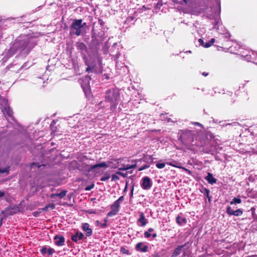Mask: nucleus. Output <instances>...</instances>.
<instances>
[{"label":"nucleus","instance_id":"nucleus-39","mask_svg":"<svg viewBox=\"0 0 257 257\" xmlns=\"http://www.w3.org/2000/svg\"><path fill=\"white\" fill-rule=\"evenodd\" d=\"M256 151L254 149H251V148L249 150H246L245 151H242V154L245 153H255Z\"/></svg>","mask_w":257,"mask_h":257},{"label":"nucleus","instance_id":"nucleus-59","mask_svg":"<svg viewBox=\"0 0 257 257\" xmlns=\"http://www.w3.org/2000/svg\"><path fill=\"white\" fill-rule=\"evenodd\" d=\"M202 75H204V76H207V75H208V73H206V72H203V73H202Z\"/></svg>","mask_w":257,"mask_h":257},{"label":"nucleus","instance_id":"nucleus-17","mask_svg":"<svg viewBox=\"0 0 257 257\" xmlns=\"http://www.w3.org/2000/svg\"><path fill=\"white\" fill-rule=\"evenodd\" d=\"M148 221L147 219L145 218V216L143 212H141L140 214V217L137 221V223L139 225L141 226H145L147 223Z\"/></svg>","mask_w":257,"mask_h":257},{"label":"nucleus","instance_id":"nucleus-13","mask_svg":"<svg viewBox=\"0 0 257 257\" xmlns=\"http://www.w3.org/2000/svg\"><path fill=\"white\" fill-rule=\"evenodd\" d=\"M135 249L137 251L146 252L148 251L149 246L144 242H140L136 245Z\"/></svg>","mask_w":257,"mask_h":257},{"label":"nucleus","instance_id":"nucleus-63","mask_svg":"<svg viewBox=\"0 0 257 257\" xmlns=\"http://www.w3.org/2000/svg\"><path fill=\"white\" fill-rule=\"evenodd\" d=\"M54 207H55L54 205H52V209H53V208H54Z\"/></svg>","mask_w":257,"mask_h":257},{"label":"nucleus","instance_id":"nucleus-25","mask_svg":"<svg viewBox=\"0 0 257 257\" xmlns=\"http://www.w3.org/2000/svg\"><path fill=\"white\" fill-rule=\"evenodd\" d=\"M239 125V123L236 121L233 122L232 123H223L221 125L223 126H237Z\"/></svg>","mask_w":257,"mask_h":257},{"label":"nucleus","instance_id":"nucleus-9","mask_svg":"<svg viewBox=\"0 0 257 257\" xmlns=\"http://www.w3.org/2000/svg\"><path fill=\"white\" fill-rule=\"evenodd\" d=\"M91 80V77L86 75L84 77H82L78 80L79 83L80 84L81 87L83 89L84 91H86L89 89V82Z\"/></svg>","mask_w":257,"mask_h":257},{"label":"nucleus","instance_id":"nucleus-34","mask_svg":"<svg viewBox=\"0 0 257 257\" xmlns=\"http://www.w3.org/2000/svg\"><path fill=\"white\" fill-rule=\"evenodd\" d=\"M42 166H44L45 165L44 164L40 165L39 163H33L31 165V168H34L35 167H37L38 168H40Z\"/></svg>","mask_w":257,"mask_h":257},{"label":"nucleus","instance_id":"nucleus-36","mask_svg":"<svg viewBox=\"0 0 257 257\" xmlns=\"http://www.w3.org/2000/svg\"><path fill=\"white\" fill-rule=\"evenodd\" d=\"M118 174H114L111 175V181H116L119 180V178L117 175Z\"/></svg>","mask_w":257,"mask_h":257},{"label":"nucleus","instance_id":"nucleus-23","mask_svg":"<svg viewBox=\"0 0 257 257\" xmlns=\"http://www.w3.org/2000/svg\"><path fill=\"white\" fill-rule=\"evenodd\" d=\"M0 105L4 108L9 106L8 100L0 96Z\"/></svg>","mask_w":257,"mask_h":257},{"label":"nucleus","instance_id":"nucleus-26","mask_svg":"<svg viewBox=\"0 0 257 257\" xmlns=\"http://www.w3.org/2000/svg\"><path fill=\"white\" fill-rule=\"evenodd\" d=\"M112 57L114 59V60L115 61L116 63V66L117 67H118V62L117 61V59L119 58V57L120 56V53L119 52H117V53L115 55L112 54Z\"/></svg>","mask_w":257,"mask_h":257},{"label":"nucleus","instance_id":"nucleus-7","mask_svg":"<svg viewBox=\"0 0 257 257\" xmlns=\"http://www.w3.org/2000/svg\"><path fill=\"white\" fill-rule=\"evenodd\" d=\"M75 46H76V48L77 50L81 52L82 55L83 56V58L84 59L86 60L85 64L87 65V67L86 70V71L89 72V71L91 69V68H90V66L88 64V63L86 61L87 58H86V53L87 52V46L83 42H77L75 44Z\"/></svg>","mask_w":257,"mask_h":257},{"label":"nucleus","instance_id":"nucleus-16","mask_svg":"<svg viewBox=\"0 0 257 257\" xmlns=\"http://www.w3.org/2000/svg\"><path fill=\"white\" fill-rule=\"evenodd\" d=\"M110 166L105 162H102L100 163H98L95 165H91L89 168L90 171L93 170L98 168H104L105 169L109 167Z\"/></svg>","mask_w":257,"mask_h":257},{"label":"nucleus","instance_id":"nucleus-20","mask_svg":"<svg viewBox=\"0 0 257 257\" xmlns=\"http://www.w3.org/2000/svg\"><path fill=\"white\" fill-rule=\"evenodd\" d=\"M205 179L207 182L212 185L216 182V179L213 176V175L210 173H208L207 175L205 177Z\"/></svg>","mask_w":257,"mask_h":257},{"label":"nucleus","instance_id":"nucleus-50","mask_svg":"<svg viewBox=\"0 0 257 257\" xmlns=\"http://www.w3.org/2000/svg\"><path fill=\"white\" fill-rule=\"evenodd\" d=\"M134 186L132 187L131 192H130V198H132L133 196V192H134Z\"/></svg>","mask_w":257,"mask_h":257},{"label":"nucleus","instance_id":"nucleus-57","mask_svg":"<svg viewBox=\"0 0 257 257\" xmlns=\"http://www.w3.org/2000/svg\"><path fill=\"white\" fill-rule=\"evenodd\" d=\"M151 235L152 236L153 238H155L157 237V234L156 233H153L152 234H151Z\"/></svg>","mask_w":257,"mask_h":257},{"label":"nucleus","instance_id":"nucleus-54","mask_svg":"<svg viewBox=\"0 0 257 257\" xmlns=\"http://www.w3.org/2000/svg\"><path fill=\"white\" fill-rule=\"evenodd\" d=\"M5 195V193L3 191H0V197L4 196Z\"/></svg>","mask_w":257,"mask_h":257},{"label":"nucleus","instance_id":"nucleus-48","mask_svg":"<svg viewBox=\"0 0 257 257\" xmlns=\"http://www.w3.org/2000/svg\"><path fill=\"white\" fill-rule=\"evenodd\" d=\"M211 45V44L210 43L209 41H208V42L206 43L204 45V47L205 48H208L209 47H210Z\"/></svg>","mask_w":257,"mask_h":257},{"label":"nucleus","instance_id":"nucleus-18","mask_svg":"<svg viewBox=\"0 0 257 257\" xmlns=\"http://www.w3.org/2000/svg\"><path fill=\"white\" fill-rule=\"evenodd\" d=\"M2 110L5 115V113L6 112L9 117H11L13 120H14L13 110L9 106L6 107L4 109H2Z\"/></svg>","mask_w":257,"mask_h":257},{"label":"nucleus","instance_id":"nucleus-49","mask_svg":"<svg viewBox=\"0 0 257 257\" xmlns=\"http://www.w3.org/2000/svg\"><path fill=\"white\" fill-rule=\"evenodd\" d=\"M81 26H82V28L83 31L84 32L85 31L84 29L86 27V23L82 22Z\"/></svg>","mask_w":257,"mask_h":257},{"label":"nucleus","instance_id":"nucleus-37","mask_svg":"<svg viewBox=\"0 0 257 257\" xmlns=\"http://www.w3.org/2000/svg\"><path fill=\"white\" fill-rule=\"evenodd\" d=\"M158 169H162L165 167V163H158L156 165Z\"/></svg>","mask_w":257,"mask_h":257},{"label":"nucleus","instance_id":"nucleus-32","mask_svg":"<svg viewBox=\"0 0 257 257\" xmlns=\"http://www.w3.org/2000/svg\"><path fill=\"white\" fill-rule=\"evenodd\" d=\"M120 252L122 253H124V254H127V255H130L131 254V253L130 252V251L126 249L125 247H121V248H120Z\"/></svg>","mask_w":257,"mask_h":257},{"label":"nucleus","instance_id":"nucleus-42","mask_svg":"<svg viewBox=\"0 0 257 257\" xmlns=\"http://www.w3.org/2000/svg\"><path fill=\"white\" fill-rule=\"evenodd\" d=\"M150 167V165H143V166H142L141 167H140L139 169V171H143L144 170H145L146 169H148Z\"/></svg>","mask_w":257,"mask_h":257},{"label":"nucleus","instance_id":"nucleus-2","mask_svg":"<svg viewBox=\"0 0 257 257\" xmlns=\"http://www.w3.org/2000/svg\"><path fill=\"white\" fill-rule=\"evenodd\" d=\"M105 101H100L98 105V106L102 108L105 107L104 103H109L110 110H114L119 101V92L117 89L115 88H110L105 91Z\"/></svg>","mask_w":257,"mask_h":257},{"label":"nucleus","instance_id":"nucleus-21","mask_svg":"<svg viewBox=\"0 0 257 257\" xmlns=\"http://www.w3.org/2000/svg\"><path fill=\"white\" fill-rule=\"evenodd\" d=\"M66 191L63 190L60 193L52 194L51 197L52 198H54L55 197H58L60 199H62L66 196Z\"/></svg>","mask_w":257,"mask_h":257},{"label":"nucleus","instance_id":"nucleus-41","mask_svg":"<svg viewBox=\"0 0 257 257\" xmlns=\"http://www.w3.org/2000/svg\"><path fill=\"white\" fill-rule=\"evenodd\" d=\"M153 160H154V158L152 156H149V158H145L144 159V161L146 162H153Z\"/></svg>","mask_w":257,"mask_h":257},{"label":"nucleus","instance_id":"nucleus-53","mask_svg":"<svg viewBox=\"0 0 257 257\" xmlns=\"http://www.w3.org/2000/svg\"><path fill=\"white\" fill-rule=\"evenodd\" d=\"M87 212L89 213V214H95L96 213V212L95 211H92V210H88L87 211Z\"/></svg>","mask_w":257,"mask_h":257},{"label":"nucleus","instance_id":"nucleus-43","mask_svg":"<svg viewBox=\"0 0 257 257\" xmlns=\"http://www.w3.org/2000/svg\"><path fill=\"white\" fill-rule=\"evenodd\" d=\"M151 236V234L148 231H146L144 232V236L146 238H149Z\"/></svg>","mask_w":257,"mask_h":257},{"label":"nucleus","instance_id":"nucleus-56","mask_svg":"<svg viewBox=\"0 0 257 257\" xmlns=\"http://www.w3.org/2000/svg\"><path fill=\"white\" fill-rule=\"evenodd\" d=\"M154 229L152 228H150L148 229V231L149 232H152L154 231Z\"/></svg>","mask_w":257,"mask_h":257},{"label":"nucleus","instance_id":"nucleus-45","mask_svg":"<svg viewBox=\"0 0 257 257\" xmlns=\"http://www.w3.org/2000/svg\"><path fill=\"white\" fill-rule=\"evenodd\" d=\"M101 226L103 228H106L107 226L106 219H104V222L103 223L101 224Z\"/></svg>","mask_w":257,"mask_h":257},{"label":"nucleus","instance_id":"nucleus-38","mask_svg":"<svg viewBox=\"0 0 257 257\" xmlns=\"http://www.w3.org/2000/svg\"><path fill=\"white\" fill-rule=\"evenodd\" d=\"M94 187V184L93 183H92L91 184L89 185H88L87 186H86L85 188V190L86 191H90L92 189H93Z\"/></svg>","mask_w":257,"mask_h":257},{"label":"nucleus","instance_id":"nucleus-40","mask_svg":"<svg viewBox=\"0 0 257 257\" xmlns=\"http://www.w3.org/2000/svg\"><path fill=\"white\" fill-rule=\"evenodd\" d=\"M116 174L120 175V176H121L122 177L125 178L127 176V173H123V172H121L120 171H117L116 172Z\"/></svg>","mask_w":257,"mask_h":257},{"label":"nucleus","instance_id":"nucleus-52","mask_svg":"<svg viewBox=\"0 0 257 257\" xmlns=\"http://www.w3.org/2000/svg\"><path fill=\"white\" fill-rule=\"evenodd\" d=\"M215 42V39L214 38H212L211 39L210 41H209V42L211 44V45H213V44Z\"/></svg>","mask_w":257,"mask_h":257},{"label":"nucleus","instance_id":"nucleus-10","mask_svg":"<svg viewBox=\"0 0 257 257\" xmlns=\"http://www.w3.org/2000/svg\"><path fill=\"white\" fill-rule=\"evenodd\" d=\"M86 238V236L79 231H77L76 233L71 235V240L75 242V243H80L82 242L80 241H83Z\"/></svg>","mask_w":257,"mask_h":257},{"label":"nucleus","instance_id":"nucleus-4","mask_svg":"<svg viewBox=\"0 0 257 257\" xmlns=\"http://www.w3.org/2000/svg\"><path fill=\"white\" fill-rule=\"evenodd\" d=\"M178 135L179 140L185 145L190 144L194 141V132L191 130H180Z\"/></svg>","mask_w":257,"mask_h":257},{"label":"nucleus","instance_id":"nucleus-61","mask_svg":"<svg viewBox=\"0 0 257 257\" xmlns=\"http://www.w3.org/2000/svg\"><path fill=\"white\" fill-rule=\"evenodd\" d=\"M99 224V221L98 220H97L96 221V224L98 225Z\"/></svg>","mask_w":257,"mask_h":257},{"label":"nucleus","instance_id":"nucleus-35","mask_svg":"<svg viewBox=\"0 0 257 257\" xmlns=\"http://www.w3.org/2000/svg\"><path fill=\"white\" fill-rule=\"evenodd\" d=\"M117 213L118 212H116L115 210L111 209V210L107 214V216L110 217L113 215H115L117 214Z\"/></svg>","mask_w":257,"mask_h":257},{"label":"nucleus","instance_id":"nucleus-22","mask_svg":"<svg viewBox=\"0 0 257 257\" xmlns=\"http://www.w3.org/2000/svg\"><path fill=\"white\" fill-rule=\"evenodd\" d=\"M176 222L179 225L182 226L186 223L187 220L186 218L182 217L178 215L176 217Z\"/></svg>","mask_w":257,"mask_h":257},{"label":"nucleus","instance_id":"nucleus-62","mask_svg":"<svg viewBox=\"0 0 257 257\" xmlns=\"http://www.w3.org/2000/svg\"><path fill=\"white\" fill-rule=\"evenodd\" d=\"M183 2L185 3V4H187V0H183Z\"/></svg>","mask_w":257,"mask_h":257},{"label":"nucleus","instance_id":"nucleus-24","mask_svg":"<svg viewBox=\"0 0 257 257\" xmlns=\"http://www.w3.org/2000/svg\"><path fill=\"white\" fill-rule=\"evenodd\" d=\"M120 208V204L119 203L114 201L113 204L111 206V209L112 210H114L116 212H118Z\"/></svg>","mask_w":257,"mask_h":257},{"label":"nucleus","instance_id":"nucleus-60","mask_svg":"<svg viewBox=\"0 0 257 257\" xmlns=\"http://www.w3.org/2000/svg\"><path fill=\"white\" fill-rule=\"evenodd\" d=\"M122 160H123V159H118L117 164H119V163H121V161H122Z\"/></svg>","mask_w":257,"mask_h":257},{"label":"nucleus","instance_id":"nucleus-14","mask_svg":"<svg viewBox=\"0 0 257 257\" xmlns=\"http://www.w3.org/2000/svg\"><path fill=\"white\" fill-rule=\"evenodd\" d=\"M54 240L55 241V244L57 246H60L64 245L65 239L64 236L62 235H55L54 237Z\"/></svg>","mask_w":257,"mask_h":257},{"label":"nucleus","instance_id":"nucleus-46","mask_svg":"<svg viewBox=\"0 0 257 257\" xmlns=\"http://www.w3.org/2000/svg\"><path fill=\"white\" fill-rule=\"evenodd\" d=\"M123 199H124V196H121L117 200H116L115 201L116 202L119 203V204H120V203L123 200Z\"/></svg>","mask_w":257,"mask_h":257},{"label":"nucleus","instance_id":"nucleus-3","mask_svg":"<svg viewBox=\"0 0 257 257\" xmlns=\"http://www.w3.org/2000/svg\"><path fill=\"white\" fill-rule=\"evenodd\" d=\"M211 9L214 14L212 18H214V21L212 22L213 25V28L218 30L221 24L220 14L221 12V6L220 0H213V5Z\"/></svg>","mask_w":257,"mask_h":257},{"label":"nucleus","instance_id":"nucleus-30","mask_svg":"<svg viewBox=\"0 0 257 257\" xmlns=\"http://www.w3.org/2000/svg\"><path fill=\"white\" fill-rule=\"evenodd\" d=\"M241 202V200L239 198L234 197L230 202V204H239Z\"/></svg>","mask_w":257,"mask_h":257},{"label":"nucleus","instance_id":"nucleus-6","mask_svg":"<svg viewBox=\"0 0 257 257\" xmlns=\"http://www.w3.org/2000/svg\"><path fill=\"white\" fill-rule=\"evenodd\" d=\"M189 247V243H185L183 245H178L172 252L171 257H177L183 252L182 257H185L188 255L187 249Z\"/></svg>","mask_w":257,"mask_h":257},{"label":"nucleus","instance_id":"nucleus-27","mask_svg":"<svg viewBox=\"0 0 257 257\" xmlns=\"http://www.w3.org/2000/svg\"><path fill=\"white\" fill-rule=\"evenodd\" d=\"M110 177V174L106 172L105 173L104 175L103 176H102L101 178H100V181H105L106 180H107L108 179H109Z\"/></svg>","mask_w":257,"mask_h":257},{"label":"nucleus","instance_id":"nucleus-1","mask_svg":"<svg viewBox=\"0 0 257 257\" xmlns=\"http://www.w3.org/2000/svg\"><path fill=\"white\" fill-rule=\"evenodd\" d=\"M33 39L28 36H21L15 40L7 51L6 56L10 58L18 53L23 55H27L35 45Z\"/></svg>","mask_w":257,"mask_h":257},{"label":"nucleus","instance_id":"nucleus-51","mask_svg":"<svg viewBox=\"0 0 257 257\" xmlns=\"http://www.w3.org/2000/svg\"><path fill=\"white\" fill-rule=\"evenodd\" d=\"M193 124L195 125H198V126L203 127L202 124H201V123H200L199 122H195L193 123Z\"/></svg>","mask_w":257,"mask_h":257},{"label":"nucleus","instance_id":"nucleus-11","mask_svg":"<svg viewBox=\"0 0 257 257\" xmlns=\"http://www.w3.org/2000/svg\"><path fill=\"white\" fill-rule=\"evenodd\" d=\"M132 162L133 164H120V167L118 168L119 171H124L130 169H134L137 167V163L135 160H132ZM119 166L118 165L117 166H115L114 168H117Z\"/></svg>","mask_w":257,"mask_h":257},{"label":"nucleus","instance_id":"nucleus-5","mask_svg":"<svg viewBox=\"0 0 257 257\" xmlns=\"http://www.w3.org/2000/svg\"><path fill=\"white\" fill-rule=\"evenodd\" d=\"M82 19H73L71 25L70 26V35H76L79 36L82 35L83 33H84L83 31L81 23L82 22Z\"/></svg>","mask_w":257,"mask_h":257},{"label":"nucleus","instance_id":"nucleus-15","mask_svg":"<svg viewBox=\"0 0 257 257\" xmlns=\"http://www.w3.org/2000/svg\"><path fill=\"white\" fill-rule=\"evenodd\" d=\"M40 251L42 255H45L46 253H47L49 255H52L55 252V250L53 248L50 246L47 248L46 246H43L40 250Z\"/></svg>","mask_w":257,"mask_h":257},{"label":"nucleus","instance_id":"nucleus-64","mask_svg":"<svg viewBox=\"0 0 257 257\" xmlns=\"http://www.w3.org/2000/svg\"><path fill=\"white\" fill-rule=\"evenodd\" d=\"M186 52H189V53H191V51H187Z\"/></svg>","mask_w":257,"mask_h":257},{"label":"nucleus","instance_id":"nucleus-8","mask_svg":"<svg viewBox=\"0 0 257 257\" xmlns=\"http://www.w3.org/2000/svg\"><path fill=\"white\" fill-rule=\"evenodd\" d=\"M152 185V181L149 177L145 176L142 179L141 186L143 189L149 190L151 188Z\"/></svg>","mask_w":257,"mask_h":257},{"label":"nucleus","instance_id":"nucleus-33","mask_svg":"<svg viewBox=\"0 0 257 257\" xmlns=\"http://www.w3.org/2000/svg\"><path fill=\"white\" fill-rule=\"evenodd\" d=\"M234 211L230 206H228L226 209V212L229 215H233Z\"/></svg>","mask_w":257,"mask_h":257},{"label":"nucleus","instance_id":"nucleus-19","mask_svg":"<svg viewBox=\"0 0 257 257\" xmlns=\"http://www.w3.org/2000/svg\"><path fill=\"white\" fill-rule=\"evenodd\" d=\"M200 191L207 198L208 202H210L211 196L210 195V190L206 188L202 187L200 189Z\"/></svg>","mask_w":257,"mask_h":257},{"label":"nucleus","instance_id":"nucleus-58","mask_svg":"<svg viewBox=\"0 0 257 257\" xmlns=\"http://www.w3.org/2000/svg\"><path fill=\"white\" fill-rule=\"evenodd\" d=\"M127 184H126L124 189H123L124 192H125L127 190Z\"/></svg>","mask_w":257,"mask_h":257},{"label":"nucleus","instance_id":"nucleus-47","mask_svg":"<svg viewBox=\"0 0 257 257\" xmlns=\"http://www.w3.org/2000/svg\"><path fill=\"white\" fill-rule=\"evenodd\" d=\"M198 42L199 43V44L204 47L205 43L203 41V40L202 39H199L198 40Z\"/></svg>","mask_w":257,"mask_h":257},{"label":"nucleus","instance_id":"nucleus-12","mask_svg":"<svg viewBox=\"0 0 257 257\" xmlns=\"http://www.w3.org/2000/svg\"><path fill=\"white\" fill-rule=\"evenodd\" d=\"M81 229L85 233V236H86V237L92 235L93 233L92 229L88 223H82L81 224Z\"/></svg>","mask_w":257,"mask_h":257},{"label":"nucleus","instance_id":"nucleus-44","mask_svg":"<svg viewBox=\"0 0 257 257\" xmlns=\"http://www.w3.org/2000/svg\"><path fill=\"white\" fill-rule=\"evenodd\" d=\"M167 164L169 165H170L171 166H173V167H176V168H181L180 167L178 166V165H177L176 163V164H174L172 162H167Z\"/></svg>","mask_w":257,"mask_h":257},{"label":"nucleus","instance_id":"nucleus-55","mask_svg":"<svg viewBox=\"0 0 257 257\" xmlns=\"http://www.w3.org/2000/svg\"><path fill=\"white\" fill-rule=\"evenodd\" d=\"M255 208H251V212H252V215H253L254 213V212H255Z\"/></svg>","mask_w":257,"mask_h":257},{"label":"nucleus","instance_id":"nucleus-28","mask_svg":"<svg viewBox=\"0 0 257 257\" xmlns=\"http://www.w3.org/2000/svg\"><path fill=\"white\" fill-rule=\"evenodd\" d=\"M249 56L252 60L257 61V52H251V54L249 55Z\"/></svg>","mask_w":257,"mask_h":257},{"label":"nucleus","instance_id":"nucleus-31","mask_svg":"<svg viewBox=\"0 0 257 257\" xmlns=\"http://www.w3.org/2000/svg\"><path fill=\"white\" fill-rule=\"evenodd\" d=\"M243 213V211L241 209H238L234 211V213L233 215L239 216H241Z\"/></svg>","mask_w":257,"mask_h":257},{"label":"nucleus","instance_id":"nucleus-29","mask_svg":"<svg viewBox=\"0 0 257 257\" xmlns=\"http://www.w3.org/2000/svg\"><path fill=\"white\" fill-rule=\"evenodd\" d=\"M10 167H6L5 168H0V173H5L7 175L9 174Z\"/></svg>","mask_w":257,"mask_h":257}]
</instances>
